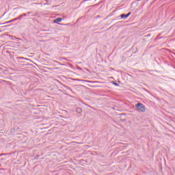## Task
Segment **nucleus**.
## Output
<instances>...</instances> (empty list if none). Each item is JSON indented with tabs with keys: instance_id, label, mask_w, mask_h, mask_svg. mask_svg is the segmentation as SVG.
I'll list each match as a JSON object with an SVG mask.
<instances>
[{
	"instance_id": "nucleus-1",
	"label": "nucleus",
	"mask_w": 175,
	"mask_h": 175,
	"mask_svg": "<svg viewBox=\"0 0 175 175\" xmlns=\"http://www.w3.org/2000/svg\"><path fill=\"white\" fill-rule=\"evenodd\" d=\"M135 107L137 111H139L140 113H144V111H146V107H144V105L142 103H137L135 105Z\"/></svg>"
},
{
	"instance_id": "nucleus-2",
	"label": "nucleus",
	"mask_w": 175,
	"mask_h": 175,
	"mask_svg": "<svg viewBox=\"0 0 175 175\" xmlns=\"http://www.w3.org/2000/svg\"><path fill=\"white\" fill-rule=\"evenodd\" d=\"M129 16H131V12H129V14H122L120 16L121 18H128V17H129Z\"/></svg>"
},
{
	"instance_id": "nucleus-3",
	"label": "nucleus",
	"mask_w": 175,
	"mask_h": 175,
	"mask_svg": "<svg viewBox=\"0 0 175 175\" xmlns=\"http://www.w3.org/2000/svg\"><path fill=\"white\" fill-rule=\"evenodd\" d=\"M23 16H27V14H24L23 15H21L19 17L15 18V19H13L10 21H16V20H21V18H23Z\"/></svg>"
},
{
	"instance_id": "nucleus-4",
	"label": "nucleus",
	"mask_w": 175,
	"mask_h": 175,
	"mask_svg": "<svg viewBox=\"0 0 175 175\" xmlns=\"http://www.w3.org/2000/svg\"><path fill=\"white\" fill-rule=\"evenodd\" d=\"M61 21H62V18H57L56 19H55L53 21V23L57 24V23H61Z\"/></svg>"
},
{
	"instance_id": "nucleus-5",
	"label": "nucleus",
	"mask_w": 175,
	"mask_h": 175,
	"mask_svg": "<svg viewBox=\"0 0 175 175\" xmlns=\"http://www.w3.org/2000/svg\"><path fill=\"white\" fill-rule=\"evenodd\" d=\"M114 84H115V85H117V83H115Z\"/></svg>"
},
{
	"instance_id": "nucleus-6",
	"label": "nucleus",
	"mask_w": 175,
	"mask_h": 175,
	"mask_svg": "<svg viewBox=\"0 0 175 175\" xmlns=\"http://www.w3.org/2000/svg\"><path fill=\"white\" fill-rule=\"evenodd\" d=\"M31 12H28V14H30Z\"/></svg>"
}]
</instances>
